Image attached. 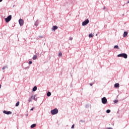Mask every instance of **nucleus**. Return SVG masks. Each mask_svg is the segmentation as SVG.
Listing matches in <instances>:
<instances>
[{
  "instance_id": "obj_1",
  "label": "nucleus",
  "mask_w": 129,
  "mask_h": 129,
  "mask_svg": "<svg viewBox=\"0 0 129 129\" xmlns=\"http://www.w3.org/2000/svg\"><path fill=\"white\" fill-rule=\"evenodd\" d=\"M32 99H33V100H35V101H37L38 100V99L36 98V95H34L33 96H31L28 99L29 102H32Z\"/></svg>"
},
{
  "instance_id": "obj_2",
  "label": "nucleus",
  "mask_w": 129,
  "mask_h": 129,
  "mask_svg": "<svg viewBox=\"0 0 129 129\" xmlns=\"http://www.w3.org/2000/svg\"><path fill=\"white\" fill-rule=\"evenodd\" d=\"M58 112V109L57 108H55L51 110V114H52V115H55V114H57Z\"/></svg>"
},
{
  "instance_id": "obj_3",
  "label": "nucleus",
  "mask_w": 129,
  "mask_h": 129,
  "mask_svg": "<svg viewBox=\"0 0 129 129\" xmlns=\"http://www.w3.org/2000/svg\"><path fill=\"white\" fill-rule=\"evenodd\" d=\"M117 57H123L124 59H126L127 58V54L126 53H120L117 55Z\"/></svg>"
},
{
  "instance_id": "obj_4",
  "label": "nucleus",
  "mask_w": 129,
  "mask_h": 129,
  "mask_svg": "<svg viewBox=\"0 0 129 129\" xmlns=\"http://www.w3.org/2000/svg\"><path fill=\"white\" fill-rule=\"evenodd\" d=\"M89 23V20L87 19V20H85L84 22H82V26H86Z\"/></svg>"
},
{
  "instance_id": "obj_5",
  "label": "nucleus",
  "mask_w": 129,
  "mask_h": 129,
  "mask_svg": "<svg viewBox=\"0 0 129 129\" xmlns=\"http://www.w3.org/2000/svg\"><path fill=\"white\" fill-rule=\"evenodd\" d=\"M107 102V99L105 97H104L102 98V103L103 104H106V103Z\"/></svg>"
},
{
  "instance_id": "obj_6",
  "label": "nucleus",
  "mask_w": 129,
  "mask_h": 129,
  "mask_svg": "<svg viewBox=\"0 0 129 129\" xmlns=\"http://www.w3.org/2000/svg\"><path fill=\"white\" fill-rule=\"evenodd\" d=\"M12 20V15H9L7 18L5 19L6 23H9Z\"/></svg>"
},
{
  "instance_id": "obj_7",
  "label": "nucleus",
  "mask_w": 129,
  "mask_h": 129,
  "mask_svg": "<svg viewBox=\"0 0 129 129\" xmlns=\"http://www.w3.org/2000/svg\"><path fill=\"white\" fill-rule=\"evenodd\" d=\"M3 113H5V114H7L8 115H9V114H12V111H10L4 110L3 111Z\"/></svg>"
},
{
  "instance_id": "obj_8",
  "label": "nucleus",
  "mask_w": 129,
  "mask_h": 129,
  "mask_svg": "<svg viewBox=\"0 0 129 129\" xmlns=\"http://www.w3.org/2000/svg\"><path fill=\"white\" fill-rule=\"evenodd\" d=\"M19 23L20 26H23V25H24V20H23L22 19H20L19 20Z\"/></svg>"
},
{
  "instance_id": "obj_9",
  "label": "nucleus",
  "mask_w": 129,
  "mask_h": 129,
  "mask_svg": "<svg viewBox=\"0 0 129 129\" xmlns=\"http://www.w3.org/2000/svg\"><path fill=\"white\" fill-rule=\"evenodd\" d=\"M34 25L35 27H38V26H39V21L38 20L35 22Z\"/></svg>"
},
{
  "instance_id": "obj_10",
  "label": "nucleus",
  "mask_w": 129,
  "mask_h": 129,
  "mask_svg": "<svg viewBox=\"0 0 129 129\" xmlns=\"http://www.w3.org/2000/svg\"><path fill=\"white\" fill-rule=\"evenodd\" d=\"M58 29V26H53V31H56V30Z\"/></svg>"
},
{
  "instance_id": "obj_11",
  "label": "nucleus",
  "mask_w": 129,
  "mask_h": 129,
  "mask_svg": "<svg viewBox=\"0 0 129 129\" xmlns=\"http://www.w3.org/2000/svg\"><path fill=\"white\" fill-rule=\"evenodd\" d=\"M127 36V32H124L123 34V38H125Z\"/></svg>"
},
{
  "instance_id": "obj_12",
  "label": "nucleus",
  "mask_w": 129,
  "mask_h": 129,
  "mask_svg": "<svg viewBox=\"0 0 129 129\" xmlns=\"http://www.w3.org/2000/svg\"><path fill=\"white\" fill-rule=\"evenodd\" d=\"M119 86V84H118V83H116L114 84V87L115 88H118Z\"/></svg>"
},
{
  "instance_id": "obj_13",
  "label": "nucleus",
  "mask_w": 129,
  "mask_h": 129,
  "mask_svg": "<svg viewBox=\"0 0 129 129\" xmlns=\"http://www.w3.org/2000/svg\"><path fill=\"white\" fill-rule=\"evenodd\" d=\"M37 89V86H34L32 89V91H36Z\"/></svg>"
},
{
  "instance_id": "obj_14",
  "label": "nucleus",
  "mask_w": 129,
  "mask_h": 129,
  "mask_svg": "<svg viewBox=\"0 0 129 129\" xmlns=\"http://www.w3.org/2000/svg\"><path fill=\"white\" fill-rule=\"evenodd\" d=\"M34 127H36V124H33L31 125V128H34Z\"/></svg>"
},
{
  "instance_id": "obj_15",
  "label": "nucleus",
  "mask_w": 129,
  "mask_h": 129,
  "mask_svg": "<svg viewBox=\"0 0 129 129\" xmlns=\"http://www.w3.org/2000/svg\"><path fill=\"white\" fill-rule=\"evenodd\" d=\"M37 57L38 56L36 55H34L33 57V60H36V59H37Z\"/></svg>"
},
{
  "instance_id": "obj_16",
  "label": "nucleus",
  "mask_w": 129,
  "mask_h": 129,
  "mask_svg": "<svg viewBox=\"0 0 129 129\" xmlns=\"http://www.w3.org/2000/svg\"><path fill=\"white\" fill-rule=\"evenodd\" d=\"M51 92H48L47 93V96H48V97H50V96L51 95Z\"/></svg>"
},
{
  "instance_id": "obj_17",
  "label": "nucleus",
  "mask_w": 129,
  "mask_h": 129,
  "mask_svg": "<svg viewBox=\"0 0 129 129\" xmlns=\"http://www.w3.org/2000/svg\"><path fill=\"white\" fill-rule=\"evenodd\" d=\"M19 105H20V102L18 101V102L16 103V105H15V106L18 107V106H19Z\"/></svg>"
},
{
  "instance_id": "obj_18",
  "label": "nucleus",
  "mask_w": 129,
  "mask_h": 129,
  "mask_svg": "<svg viewBox=\"0 0 129 129\" xmlns=\"http://www.w3.org/2000/svg\"><path fill=\"white\" fill-rule=\"evenodd\" d=\"M93 34H92V33H90V34H89V38H92V37H93Z\"/></svg>"
},
{
  "instance_id": "obj_19",
  "label": "nucleus",
  "mask_w": 129,
  "mask_h": 129,
  "mask_svg": "<svg viewBox=\"0 0 129 129\" xmlns=\"http://www.w3.org/2000/svg\"><path fill=\"white\" fill-rule=\"evenodd\" d=\"M114 49H119V47H118V45H115L114 46Z\"/></svg>"
},
{
  "instance_id": "obj_20",
  "label": "nucleus",
  "mask_w": 129,
  "mask_h": 129,
  "mask_svg": "<svg viewBox=\"0 0 129 129\" xmlns=\"http://www.w3.org/2000/svg\"><path fill=\"white\" fill-rule=\"evenodd\" d=\"M8 69V66H6L5 67H4L3 68H2V70H5V69Z\"/></svg>"
},
{
  "instance_id": "obj_21",
  "label": "nucleus",
  "mask_w": 129,
  "mask_h": 129,
  "mask_svg": "<svg viewBox=\"0 0 129 129\" xmlns=\"http://www.w3.org/2000/svg\"><path fill=\"white\" fill-rule=\"evenodd\" d=\"M58 57H62V52H59L58 54Z\"/></svg>"
},
{
  "instance_id": "obj_22",
  "label": "nucleus",
  "mask_w": 129,
  "mask_h": 129,
  "mask_svg": "<svg viewBox=\"0 0 129 129\" xmlns=\"http://www.w3.org/2000/svg\"><path fill=\"white\" fill-rule=\"evenodd\" d=\"M114 103H117L118 102V100H114L113 101Z\"/></svg>"
},
{
  "instance_id": "obj_23",
  "label": "nucleus",
  "mask_w": 129,
  "mask_h": 129,
  "mask_svg": "<svg viewBox=\"0 0 129 129\" xmlns=\"http://www.w3.org/2000/svg\"><path fill=\"white\" fill-rule=\"evenodd\" d=\"M110 112V110L107 109V110H106V113H109Z\"/></svg>"
},
{
  "instance_id": "obj_24",
  "label": "nucleus",
  "mask_w": 129,
  "mask_h": 129,
  "mask_svg": "<svg viewBox=\"0 0 129 129\" xmlns=\"http://www.w3.org/2000/svg\"><path fill=\"white\" fill-rule=\"evenodd\" d=\"M69 40H70V41H72V40H73V37H70L69 38Z\"/></svg>"
},
{
  "instance_id": "obj_25",
  "label": "nucleus",
  "mask_w": 129,
  "mask_h": 129,
  "mask_svg": "<svg viewBox=\"0 0 129 129\" xmlns=\"http://www.w3.org/2000/svg\"><path fill=\"white\" fill-rule=\"evenodd\" d=\"M32 63H33V61H29V64H32Z\"/></svg>"
},
{
  "instance_id": "obj_26",
  "label": "nucleus",
  "mask_w": 129,
  "mask_h": 129,
  "mask_svg": "<svg viewBox=\"0 0 129 129\" xmlns=\"http://www.w3.org/2000/svg\"><path fill=\"white\" fill-rule=\"evenodd\" d=\"M74 126H75V125L73 124L72 126V128H74Z\"/></svg>"
},
{
  "instance_id": "obj_27",
  "label": "nucleus",
  "mask_w": 129,
  "mask_h": 129,
  "mask_svg": "<svg viewBox=\"0 0 129 129\" xmlns=\"http://www.w3.org/2000/svg\"><path fill=\"white\" fill-rule=\"evenodd\" d=\"M39 38H40L41 39H42V38H43V36H39Z\"/></svg>"
},
{
  "instance_id": "obj_28",
  "label": "nucleus",
  "mask_w": 129,
  "mask_h": 129,
  "mask_svg": "<svg viewBox=\"0 0 129 129\" xmlns=\"http://www.w3.org/2000/svg\"><path fill=\"white\" fill-rule=\"evenodd\" d=\"M86 108H87V107H89V105H87L86 106Z\"/></svg>"
},
{
  "instance_id": "obj_29",
  "label": "nucleus",
  "mask_w": 129,
  "mask_h": 129,
  "mask_svg": "<svg viewBox=\"0 0 129 129\" xmlns=\"http://www.w3.org/2000/svg\"><path fill=\"white\" fill-rule=\"evenodd\" d=\"M30 110H31V111L34 110V108H31V109H30Z\"/></svg>"
},
{
  "instance_id": "obj_30",
  "label": "nucleus",
  "mask_w": 129,
  "mask_h": 129,
  "mask_svg": "<svg viewBox=\"0 0 129 129\" xmlns=\"http://www.w3.org/2000/svg\"><path fill=\"white\" fill-rule=\"evenodd\" d=\"M90 86H92V85H93V84H90Z\"/></svg>"
},
{
  "instance_id": "obj_31",
  "label": "nucleus",
  "mask_w": 129,
  "mask_h": 129,
  "mask_svg": "<svg viewBox=\"0 0 129 129\" xmlns=\"http://www.w3.org/2000/svg\"><path fill=\"white\" fill-rule=\"evenodd\" d=\"M108 129H112V128H111V127H109V128H108Z\"/></svg>"
},
{
  "instance_id": "obj_32",
  "label": "nucleus",
  "mask_w": 129,
  "mask_h": 129,
  "mask_svg": "<svg viewBox=\"0 0 129 129\" xmlns=\"http://www.w3.org/2000/svg\"><path fill=\"white\" fill-rule=\"evenodd\" d=\"M3 2V0H0V3H2Z\"/></svg>"
},
{
  "instance_id": "obj_33",
  "label": "nucleus",
  "mask_w": 129,
  "mask_h": 129,
  "mask_svg": "<svg viewBox=\"0 0 129 129\" xmlns=\"http://www.w3.org/2000/svg\"><path fill=\"white\" fill-rule=\"evenodd\" d=\"M0 88H2V85H0Z\"/></svg>"
},
{
  "instance_id": "obj_34",
  "label": "nucleus",
  "mask_w": 129,
  "mask_h": 129,
  "mask_svg": "<svg viewBox=\"0 0 129 129\" xmlns=\"http://www.w3.org/2000/svg\"><path fill=\"white\" fill-rule=\"evenodd\" d=\"M25 115H26V116H28V114H26Z\"/></svg>"
},
{
  "instance_id": "obj_35",
  "label": "nucleus",
  "mask_w": 129,
  "mask_h": 129,
  "mask_svg": "<svg viewBox=\"0 0 129 129\" xmlns=\"http://www.w3.org/2000/svg\"><path fill=\"white\" fill-rule=\"evenodd\" d=\"M104 9H105V7L104 6Z\"/></svg>"
}]
</instances>
